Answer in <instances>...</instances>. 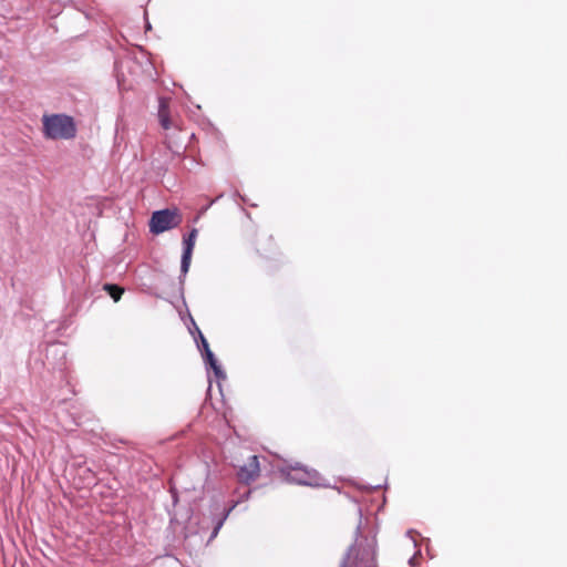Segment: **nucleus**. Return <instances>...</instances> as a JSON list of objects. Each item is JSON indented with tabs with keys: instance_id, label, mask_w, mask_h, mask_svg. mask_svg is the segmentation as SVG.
Instances as JSON below:
<instances>
[{
	"instance_id": "f257e3e1",
	"label": "nucleus",
	"mask_w": 567,
	"mask_h": 567,
	"mask_svg": "<svg viewBox=\"0 0 567 567\" xmlns=\"http://www.w3.org/2000/svg\"><path fill=\"white\" fill-rule=\"evenodd\" d=\"M43 134L50 140H70L75 136L76 127L73 118L64 114L43 115Z\"/></svg>"
},
{
	"instance_id": "f03ea898",
	"label": "nucleus",
	"mask_w": 567,
	"mask_h": 567,
	"mask_svg": "<svg viewBox=\"0 0 567 567\" xmlns=\"http://www.w3.org/2000/svg\"><path fill=\"white\" fill-rule=\"evenodd\" d=\"M181 223L182 215L177 209H162L152 214L150 230L157 235L179 226Z\"/></svg>"
},
{
	"instance_id": "7ed1b4c3",
	"label": "nucleus",
	"mask_w": 567,
	"mask_h": 567,
	"mask_svg": "<svg viewBox=\"0 0 567 567\" xmlns=\"http://www.w3.org/2000/svg\"><path fill=\"white\" fill-rule=\"evenodd\" d=\"M287 481L299 485H313L318 481V473L302 465L287 466L285 470Z\"/></svg>"
},
{
	"instance_id": "20e7f679",
	"label": "nucleus",
	"mask_w": 567,
	"mask_h": 567,
	"mask_svg": "<svg viewBox=\"0 0 567 567\" xmlns=\"http://www.w3.org/2000/svg\"><path fill=\"white\" fill-rule=\"evenodd\" d=\"M259 474L260 466L256 455L250 456L237 473L238 480L245 484L254 482L259 476Z\"/></svg>"
},
{
	"instance_id": "39448f33",
	"label": "nucleus",
	"mask_w": 567,
	"mask_h": 567,
	"mask_svg": "<svg viewBox=\"0 0 567 567\" xmlns=\"http://www.w3.org/2000/svg\"><path fill=\"white\" fill-rule=\"evenodd\" d=\"M197 233L198 231L196 228L192 229L190 233L188 234V236L185 237L184 241H183L184 251H183V256H182L181 270L184 275L187 274L189 266H190L192 255H193Z\"/></svg>"
},
{
	"instance_id": "423d86ee",
	"label": "nucleus",
	"mask_w": 567,
	"mask_h": 567,
	"mask_svg": "<svg viewBox=\"0 0 567 567\" xmlns=\"http://www.w3.org/2000/svg\"><path fill=\"white\" fill-rule=\"evenodd\" d=\"M157 116L163 130L178 128L177 122L171 117L169 101L165 97L159 99Z\"/></svg>"
},
{
	"instance_id": "0eeeda50",
	"label": "nucleus",
	"mask_w": 567,
	"mask_h": 567,
	"mask_svg": "<svg viewBox=\"0 0 567 567\" xmlns=\"http://www.w3.org/2000/svg\"><path fill=\"white\" fill-rule=\"evenodd\" d=\"M277 245L272 236H267L256 241V252L264 258H270L277 254Z\"/></svg>"
},
{
	"instance_id": "6e6552de",
	"label": "nucleus",
	"mask_w": 567,
	"mask_h": 567,
	"mask_svg": "<svg viewBox=\"0 0 567 567\" xmlns=\"http://www.w3.org/2000/svg\"><path fill=\"white\" fill-rule=\"evenodd\" d=\"M103 289L110 295V297L115 301H120L122 295L124 293V289L114 284H105Z\"/></svg>"
},
{
	"instance_id": "1a4fd4ad",
	"label": "nucleus",
	"mask_w": 567,
	"mask_h": 567,
	"mask_svg": "<svg viewBox=\"0 0 567 567\" xmlns=\"http://www.w3.org/2000/svg\"><path fill=\"white\" fill-rule=\"evenodd\" d=\"M205 361L210 365V368L215 371L216 374L220 373V367L217 364V360L215 359L214 353L210 349H207L206 352H204Z\"/></svg>"
},
{
	"instance_id": "9d476101",
	"label": "nucleus",
	"mask_w": 567,
	"mask_h": 567,
	"mask_svg": "<svg viewBox=\"0 0 567 567\" xmlns=\"http://www.w3.org/2000/svg\"><path fill=\"white\" fill-rule=\"evenodd\" d=\"M342 567H375L374 566V557L371 556L370 559H368L364 564L358 565L357 563L352 561L350 558L343 564Z\"/></svg>"
},
{
	"instance_id": "9b49d317",
	"label": "nucleus",
	"mask_w": 567,
	"mask_h": 567,
	"mask_svg": "<svg viewBox=\"0 0 567 567\" xmlns=\"http://www.w3.org/2000/svg\"><path fill=\"white\" fill-rule=\"evenodd\" d=\"M199 339H200V344H202L203 352H206L207 349H210L206 338L203 336L202 332H199Z\"/></svg>"
}]
</instances>
